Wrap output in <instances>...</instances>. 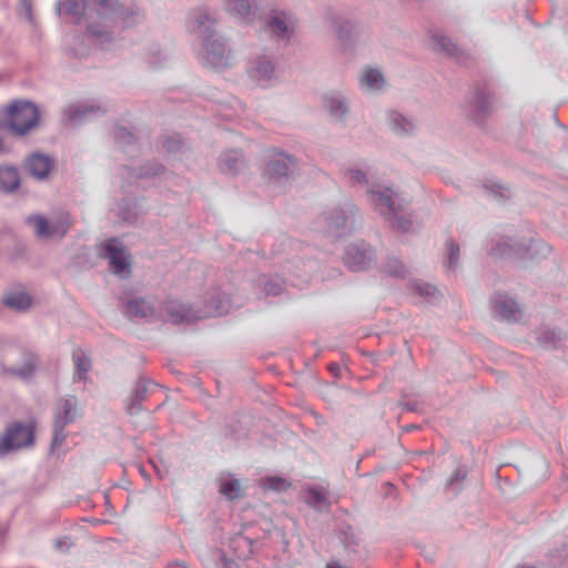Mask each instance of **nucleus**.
<instances>
[{
  "label": "nucleus",
  "mask_w": 568,
  "mask_h": 568,
  "mask_svg": "<svg viewBox=\"0 0 568 568\" xmlns=\"http://www.w3.org/2000/svg\"><path fill=\"white\" fill-rule=\"evenodd\" d=\"M60 11L73 16H83L88 22V32L95 38H103L109 34V29L113 27H128L131 22L138 23L133 14H124L112 8L105 1H99L87 4L84 0H65L60 3Z\"/></svg>",
  "instance_id": "obj_1"
},
{
  "label": "nucleus",
  "mask_w": 568,
  "mask_h": 568,
  "mask_svg": "<svg viewBox=\"0 0 568 568\" xmlns=\"http://www.w3.org/2000/svg\"><path fill=\"white\" fill-rule=\"evenodd\" d=\"M229 298L226 296H217L216 300L205 305L203 310H194L189 304L169 302L165 305L168 321L173 324L194 323L199 320L223 315L229 308Z\"/></svg>",
  "instance_id": "obj_2"
},
{
  "label": "nucleus",
  "mask_w": 568,
  "mask_h": 568,
  "mask_svg": "<svg viewBox=\"0 0 568 568\" xmlns=\"http://www.w3.org/2000/svg\"><path fill=\"white\" fill-rule=\"evenodd\" d=\"M324 231L335 237L344 236L355 229L359 210L352 200L324 211L321 215Z\"/></svg>",
  "instance_id": "obj_3"
},
{
  "label": "nucleus",
  "mask_w": 568,
  "mask_h": 568,
  "mask_svg": "<svg viewBox=\"0 0 568 568\" xmlns=\"http://www.w3.org/2000/svg\"><path fill=\"white\" fill-rule=\"evenodd\" d=\"M297 26L294 13L286 9H271L261 26V32L276 43L288 44Z\"/></svg>",
  "instance_id": "obj_4"
},
{
  "label": "nucleus",
  "mask_w": 568,
  "mask_h": 568,
  "mask_svg": "<svg viewBox=\"0 0 568 568\" xmlns=\"http://www.w3.org/2000/svg\"><path fill=\"white\" fill-rule=\"evenodd\" d=\"M246 74L252 82L268 89L281 81V70L275 57L270 52L253 54L246 65Z\"/></svg>",
  "instance_id": "obj_5"
},
{
  "label": "nucleus",
  "mask_w": 568,
  "mask_h": 568,
  "mask_svg": "<svg viewBox=\"0 0 568 568\" xmlns=\"http://www.w3.org/2000/svg\"><path fill=\"white\" fill-rule=\"evenodd\" d=\"M197 57L204 67L215 70H223L232 64V51L220 34L203 39Z\"/></svg>",
  "instance_id": "obj_6"
},
{
  "label": "nucleus",
  "mask_w": 568,
  "mask_h": 568,
  "mask_svg": "<svg viewBox=\"0 0 568 568\" xmlns=\"http://www.w3.org/2000/svg\"><path fill=\"white\" fill-rule=\"evenodd\" d=\"M9 126L18 134H24L39 122V111L32 103L16 101L6 111Z\"/></svg>",
  "instance_id": "obj_7"
},
{
  "label": "nucleus",
  "mask_w": 568,
  "mask_h": 568,
  "mask_svg": "<svg viewBox=\"0 0 568 568\" xmlns=\"http://www.w3.org/2000/svg\"><path fill=\"white\" fill-rule=\"evenodd\" d=\"M367 196L369 203L385 220L388 216L396 217V214L403 211V201L399 199L398 193L389 186H384L377 182L373 187L368 189Z\"/></svg>",
  "instance_id": "obj_8"
},
{
  "label": "nucleus",
  "mask_w": 568,
  "mask_h": 568,
  "mask_svg": "<svg viewBox=\"0 0 568 568\" xmlns=\"http://www.w3.org/2000/svg\"><path fill=\"white\" fill-rule=\"evenodd\" d=\"M550 252L551 247L547 243L532 239H530L528 243H517L511 239L501 240L497 242L495 247L491 250V254L499 257L513 255L520 257H532L535 253L547 256Z\"/></svg>",
  "instance_id": "obj_9"
},
{
  "label": "nucleus",
  "mask_w": 568,
  "mask_h": 568,
  "mask_svg": "<svg viewBox=\"0 0 568 568\" xmlns=\"http://www.w3.org/2000/svg\"><path fill=\"white\" fill-rule=\"evenodd\" d=\"M298 169L297 159L283 151H273L265 163L263 175L272 181H288Z\"/></svg>",
  "instance_id": "obj_10"
},
{
  "label": "nucleus",
  "mask_w": 568,
  "mask_h": 568,
  "mask_svg": "<svg viewBox=\"0 0 568 568\" xmlns=\"http://www.w3.org/2000/svg\"><path fill=\"white\" fill-rule=\"evenodd\" d=\"M217 17L206 8H196L189 13L186 29L190 33L200 37L202 40L217 36Z\"/></svg>",
  "instance_id": "obj_11"
},
{
  "label": "nucleus",
  "mask_w": 568,
  "mask_h": 568,
  "mask_svg": "<svg viewBox=\"0 0 568 568\" xmlns=\"http://www.w3.org/2000/svg\"><path fill=\"white\" fill-rule=\"evenodd\" d=\"M102 256L109 260L110 270L114 274L126 276L131 273V256L119 240H108L103 245Z\"/></svg>",
  "instance_id": "obj_12"
},
{
  "label": "nucleus",
  "mask_w": 568,
  "mask_h": 568,
  "mask_svg": "<svg viewBox=\"0 0 568 568\" xmlns=\"http://www.w3.org/2000/svg\"><path fill=\"white\" fill-rule=\"evenodd\" d=\"M33 443V425H23L16 423L8 427L0 438V456L6 455L11 449H19Z\"/></svg>",
  "instance_id": "obj_13"
},
{
  "label": "nucleus",
  "mask_w": 568,
  "mask_h": 568,
  "mask_svg": "<svg viewBox=\"0 0 568 568\" xmlns=\"http://www.w3.org/2000/svg\"><path fill=\"white\" fill-rule=\"evenodd\" d=\"M343 261L352 271H364L372 266L375 261V254L367 243L356 242L345 247Z\"/></svg>",
  "instance_id": "obj_14"
},
{
  "label": "nucleus",
  "mask_w": 568,
  "mask_h": 568,
  "mask_svg": "<svg viewBox=\"0 0 568 568\" xmlns=\"http://www.w3.org/2000/svg\"><path fill=\"white\" fill-rule=\"evenodd\" d=\"M325 22L334 31L341 45L347 48L353 43L356 26L351 19L342 12L328 9L325 12Z\"/></svg>",
  "instance_id": "obj_15"
},
{
  "label": "nucleus",
  "mask_w": 568,
  "mask_h": 568,
  "mask_svg": "<svg viewBox=\"0 0 568 568\" xmlns=\"http://www.w3.org/2000/svg\"><path fill=\"white\" fill-rule=\"evenodd\" d=\"M29 223L34 224L36 234L41 239L62 237L72 225L69 214H63L58 221L49 223L47 219L41 215L30 216Z\"/></svg>",
  "instance_id": "obj_16"
},
{
  "label": "nucleus",
  "mask_w": 568,
  "mask_h": 568,
  "mask_svg": "<svg viewBox=\"0 0 568 568\" xmlns=\"http://www.w3.org/2000/svg\"><path fill=\"white\" fill-rule=\"evenodd\" d=\"M225 11L243 24L252 26L257 19L261 0H223Z\"/></svg>",
  "instance_id": "obj_17"
},
{
  "label": "nucleus",
  "mask_w": 568,
  "mask_h": 568,
  "mask_svg": "<svg viewBox=\"0 0 568 568\" xmlns=\"http://www.w3.org/2000/svg\"><path fill=\"white\" fill-rule=\"evenodd\" d=\"M491 310L495 316L506 322H517L523 315L521 306L510 296L496 293L491 300Z\"/></svg>",
  "instance_id": "obj_18"
},
{
  "label": "nucleus",
  "mask_w": 568,
  "mask_h": 568,
  "mask_svg": "<svg viewBox=\"0 0 568 568\" xmlns=\"http://www.w3.org/2000/svg\"><path fill=\"white\" fill-rule=\"evenodd\" d=\"M323 108L328 115L338 122H344L349 114V100L341 91H331L323 95Z\"/></svg>",
  "instance_id": "obj_19"
},
{
  "label": "nucleus",
  "mask_w": 568,
  "mask_h": 568,
  "mask_svg": "<svg viewBox=\"0 0 568 568\" xmlns=\"http://www.w3.org/2000/svg\"><path fill=\"white\" fill-rule=\"evenodd\" d=\"M433 40L435 43V50L445 53L447 57L454 59L458 63H467L471 59L468 52L459 48L444 34H434Z\"/></svg>",
  "instance_id": "obj_20"
},
{
  "label": "nucleus",
  "mask_w": 568,
  "mask_h": 568,
  "mask_svg": "<svg viewBox=\"0 0 568 568\" xmlns=\"http://www.w3.org/2000/svg\"><path fill=\"white\" fill-rule=\"evenodd\" d=\"M493 109V97L486 90H477L469 106V115L476 122H481Z\"/></svg>",
  "instance_id": "obj_21"
},
{
  "label": "nucleus",
  "mask_w": 568,
  "mask_h": 568,
  "mask_svg": "<svg viewBox=\"0 0 568 568\" xmlns=\"http://www.w3.org/2000/svg\"><path fill=\"white\" fill-rule=\"evenodd\" d=\"M52 168V159L42 153H32L24 162L26 171L40 180L47 178Z\"/></svg>",
  "instance_id": "obj_22"
},
{
  "label": "nucleus",
  "mask_w": 568,
  "mask_h": 568,
  "mask_svg": "<svg viewBox=\"0 0 568 568\" xmlns=\"http://www.w3.org/2000/svg\"><path fill=\"white\" fill-rule=\"evenodd\" d=\"M387 124L395 134L400 136H408L416 130V123L412 118L395 110L387 112Z\"/></svg>",
  "instance_id": "obj_23"
},
{
  "label": "nucleus",
  "mask_w": 568,
  "mask_h": 568,
  "mask_svg": "<svg viewBox=\"0 0 568 568\" xmlns=\"http://www.w3.org/2000/svg\"><path fill=\"white\" fill-rule=\"evenodd\" d=\"M361 89L375 92L381 91L386 84V80L382 71L377 68L366 67L358 78Z\"/></svg>",
  "instance_id": "obj_24"
},
{
  "label": "nucleus",
  "mask_w": 568,
  "mask_h": 568,
  "mask_svg": "<svg viewBox=\"0 0 568 568\" xmlns=\"http://www.w3.org/2000/svg\"><path fill=\"white\" fill-rule=\"evenodd\" d=\"M245 161L239 150H229L221 154L219 168L221 172L230 175L237 174L244 168Z\"/></svg>",
  "instance_id": "obj_25"
},
{
  "label": "nucleus",
  "mask_w": 568,
  "mask_h": 568,
  "mask_svg": "<svg viewBox=\"0 0 568 568\" xmlns=\"http://www.w3.org/2000/svg\"><path fill=\"white\" fill-rule=\"evenodd\" d=\"M75 400L74 398H65L62 399L59 404V412L55 420V428L57 432L59 429H63L64 426L72 422L75 418L77 409L74 408ZM59 436L58 433L55 434V437L53 439V446L58 445Z\"/></svg>",
  "instance_id": "obj_26"
},
{
  "label": "nucleus",
  "mask_w": 568,
  "mask_h": 568,
  "mask_svg": "<svg viewBox=\"0 0 568 568\" xmlns=\"http://www.w3.org/2000/svg\"><path fill=\"white\" fill-rule=\"evenodd\" d=\"M348 183L352 185H359L365 189L366 194L368 193V189L373 187L377 183L374 180V176L371 170H362L359 168H349L344 173Z\"/></svg>",
  "instance_id": "obj_27"
},
{
  "label": "nucleus",
  "mask_w": 568,
  "mask_h": 568,
  "mask_svg": "<svg viewBox=\"0 0 568 568\" xmlns=\"http://www.w3.org/2000/svg\"><path fill=\"white\" fill-rule=\"evenodd\" d=\"M20 185L18 170L13 166H0V190L13 192Z\"/></svg>",
  "instance_id": "obj_28"
},
{
  "label": "nucleus",
  "mask_w": 568,
  "mask_h": 568,
  "mask_svg": "<svg viewBox=\"0 0 568 568\" xmlns=\"http://www.w3.org/2000/svg\"><path fill=\"white\" fill-rule=\"evenodd\" d=\"M145 59L149 63L150 69L152 70H159L163 68L168 61L166 54L155 42L149 43L144 55V60Z\"/></svg>",
  "instance_id": "obj_29"
},
{
  "label": "nucleus",
  "mask_w": 568,
  "mask_h": 568,
  "mask_svg": "<svg viewBox=\"0 0 568 568\" xmlns=\"http://www.w3.org/2000/svg\"><path fill=\"white\" fill-rule=\"evenodd\" d=\"M258 286L263 288L266 296H277L283 292L284 282L282 278L261 275L257 280Z\"/></svg>",
  "instance_id": "obj_30"
},
{
  "label": "nucleus",
  "mask_w": 568,
  "mask_h": 568,
  "mask_svg": "<svg viewBox=\"0 0 568 568\" xmlns=\"http://www.w3.org/2000/svg\"><path fill=\"white\" fill-rule=\"evenodd\" d=\"M306 503L317 511L328 510L329 508L326 494L321 488H310L307 490Z\"/></svg>",
  "instance_id": "obj_31"
},
{
  "label": "nucleus",
  "mask_w": 568,
  "mask_h": 568,
  "mask_svg": "<svg viewBox=\"0 0 568 568\" xmlns=\"http://www.w3.org/2000/svg\"><path fill=\"white\" fill-rule=\"evenodd\" d=\"M3 303L11 308L24 311L31 305V297L22 292H9L4 295Z\"/></svg>",
  "instance_id": "obj_32"
},
{
  "label": "nucleus",
  "mask_w": 568,
  "mask_h": 568,
  "mask_svg": "<svg viewBox=\"0 0 568 568\" xmlns=\"http://www.w3.org/2000/svg\"><path fill=\"white\" fill-rule=\"evenodd\" d=\"M484 190L486 191L487 195L490 197L497 200V201H505L510 197V190L500 183L496 181H487L484 184Z\"/></svg>",
  "instance_id": "obj_33"
},
{
  "label": "nucleus",
  "mask_w": 568,
  "mask_h": 568,
  "mask_svg": "<svg viewBox=\"0 0 568 568\" xmlns=\"http://www.w3.org/2000/svg\"><path fill=\"white\" fill-rule=\"evenodd\" d=\"M383 271L394 277H404L406 275V267L400 260L395 256H389L383 265Z\"/></svg>",
  "instance_id": "obj_34"
},
{
  "label": "nucleus",
  "mask_w": 568,
  "mask_h": 568,
  "mask_svg": "<svg viewBox=\"0 0 568 568\" xmlns=\"http://www.w3.org/2000/svg\"><path fill=\"white\" fill-rule=\"evenodd\" d=\"M404 212L405 204L403 203V211H399L398 214H396V217L388 216L386 221L390 223L392 227L398 231L409 232L413 227V221L410 220L409 216H406Z\"/></svg>",
  "instance_id": "obj_35"
},
{
  "label": "nucleus",
  "mask_w": 568,
  "mask_h": 568,
  "mask_svg": "<svg viewBox=\"0 0 568 568\" xmlns=\"http://www.w3.org/2000/svg\"><path fill=\"white\" fill-rule=\"evenodd\" d=\"M184 144V140L179 133L168 134L162 139V146L168 153L181 151Z\"/></svg>",
  "instance_id": "obj_36"
},
{
  "label": "nucleus",
  "mask_w": 568,
  "mask_h": 568,
  "mask_svg": "<svg viewBox=\"0 0 568 568\" xmlns=\"http://www.w3.org/2000/svg\"><path fill=\"white\" fill-rule=\"evenodd\" d=\"M467 468L465 466H459L455 469L453 475L446 481V489L453 490L455 493L460 490L462 483L467 477Z\"/></svg>",
  "instance_id": "obj_37"
},
{
  "label": "nucleus",
  "mask_w": 568,
  "mask_h": 568,
  "mask_svg": "<svg viewBox=\"0 0 568 568\" xmlns=\"http://www.w3.org/2000/svg\"><path fill=\"white\" fill-rule=\"evenodd\" d=\"M537 341L539 345L550 348L556 347V345L561 341V336L560 333L555 329H545L538 334Z\"/></svg>",
  "instance_id": "obj_38"
},
{
  "label": "nucleus",
  "mask_w": 568,
  "mask_h": 568,
  "mask_svg": "<svg viewBox=\"0 0 568 568\" xmlns=\"http://www.w3.org/2000/svg\"><path fill=\"white\" fill-rule=\"evenodd\" d=\"M73 362L77 368L79 377L82 378L83 374H87L91 367V363L85 353L81 349H77L73 353Z\"/></svg>",
  "instance_id": "obj_39"
},
{
  "label": "nucleus",
  "mask_w": 568,
  "mask_h": 568,
  "mask_svg": "<svg viewBox=\"0 0 568 568\" xmlns=\"http://www.w3.org/2000/svg\"><path fill=\"white\" fill-rule=\"evenodd\" d=\"M447 251H448V257H447L446 265L449 270L454 271L458 266V260H459V254H460L459 245L455 241L448 240L447 241Z\"/></svg>",
  "instance_id": "obj_40"
},
{
  "label": "nucleus",
  "mask_w": 568,
  "mask_h": 568,
  "mask_svg": "<svg viewBox=\"0 0 568 568\" xmlns=\"http://www.w3.org/2000/svg\"><path fill=\"white\" fill-rule=\"evenodd\" d=\"M240 481L236 479L229 480L221 485L220 491L229 499H235L240 496Z\"/></svg>",
  "instance_id": "obj_41"
},
{
  "label": "nucleus",
  "mask_w": 568,
  "mask_h": 568,
  "mask_svg": "<svg viewBox=\"0 0 568 568\" xmlns=\"http://www.w3.org/2000/svg\"><path fill=\"white\" fill-rule=\"evenodd\" d=\"M142 314V305L139 300H128L124 305V315L130 318L140 317Z\"/></svg>",
  "instance_id": "obj_42"
},
{
  "label": "nucleus",
  "mask_w": 568,
  "mask_h": 568,
  "mask_svg": "<svg viewBox=\"0 0 568 568\" xmlns=\"http://www.w3.org/2000/svg\"><path fill=\"white\" fill-rule=\"evenodd\" d=\"M126 409L131 415L140 414L142 409V395L139 389H135L133 395L129 398Z\"/></svg>",
  "instance_id": "obj_43"
},
{
  "label": "nucleus",
  "mask_w": 568,
  "mask_h": 568,
  "mask_svg": "<svg viewBox=\"0 0 568 568\" xmlns=\"http://www.w3.org/2000/svg\"><path fill=\"white\" fill-rule=\"evenodd\" d=\"M413 287L420 296L425 297H434L437 293V288L434 285L424 282H415Z\"/></svg>",
  "instance_id": "obj_44"
},
{
  "label": "nucleus",
  "mask_w": 568,
  "mask_h": 568,
  "mask_svg": "<svg viewBox=\"0 0 568 568\" xmlns=\"http://www.w3.org/2000/svg\"><path fill=\"white\" fill-rule=\"evenodd\" d=\"M287 486V481L280 477H268L265 479V487L272 490H284Z\"/></svg>",
  "instance_id": "obj_45"
},
{
  "label": "nucleus",
  "mask_w": 568,
  "mask_h": 568,
  "mask_svg": "<svg viewBox=\"0 0 568 568\" xmlns=\"http://www.w3.org/2000/svg\"><path fill=\"white\" fill-rule=\"evenodd\" d=\"M34 368L36 365L33 358H28L27 364L23 368L11 369V373L20 377H28L33 373Z\"/></svg>",
  "instance_id": "obj_46"
},
{
  "label": "nucleus",
  "mask_w": 568,
  "mask_h": 568,
  "mask_svg": "<svg viewBox=\"0 0 568 568\" xmlns=\"http://www.w3.org/2000/svg\"><path fill=\"white\" fill-rule=\"evenodd\" d=\"M164 171V168L162 165H155V168H145L144 166V173L143 176L146 178L149 175H159Z\"/></svg>",
  "instance_id": "obj_47"
},
{
  "label": "nucleus",
  "mask_w": 568,
  "mask_h": 568,
  "mask_svg": "<svg viewBox=\"0 0 568 568\" xmlns=\"http://www.w3.org/2000/svg\"><path fill=\"white\" fill-rule=\"evenodd\" d=\"M21 7L24 11L26 17L29 20H32V4L31 0H21Z\"/></svg>",
  "instance_id": "obj_48"
},
{
  "label": "nucleus",
  "mask_w": 568,
  "mask_h": 568,
  "mask_svg": "<svg viewBox=\"0 0 568 568\" xmlns=\"http://www.w3.org/2000/svg\"><path fill=\"white\" fill-rule=\"evenodd\" d=\"M154 315V310L152 306H145L144 305V313H143V316H144V320L148 317V316H153Z\"/></svg>",
  "instance_id": "obj_49"
},
{
  "label": "nucleus",
  "mask_w": 568,
  "mask_h": 568,
  "mask_svg": "<svg viewBox=\"0 0 568 568\" xmlns=\"http://www.w3.org/2000/svg\"><path fill=\"white\" fill-rule=\"evenodd\" d=\"M326 568H344V567L337 561H332V562L327 564Z\"/></svg>",
  "instance_id": "obj_50"
},
{
  "label": "nucleus",
  "mask_w": 568,
  "mask_h": 568,
  "mask_svg": "<svg viewBox=\"0 0 568 568\" xmlns=\"http://www.w3.org/2000/svg\"><path fill=\"white\" fill-rule=\"evenodd\" d=\"M405 408L408 409V410H413L414 409V407L412 405H409V404H406Z\"/></svg>",
  "instance_id": "obj_51"
},
{
  "label": "nucleus",
  "mask_w": 568,
  "mask_h": 568,
  "mask_svg": "<svg viewBox=\"0 0 568 568\" xmlns=\"http://www.w3.org/2000/svg\"><path fill=\"white\" fill-rule=\"evenodd\" d=\"M57 546H58L59 548H61V547H62V541H61V540H58V541H57Z\"/></svg>",
  "instance_id": "obj_52"
},
{
  "label": "nucleus",
  "mask_w": 568,
  "mask_h": 568,
  "mask_svg": "<svg viewBox=\"0 0 568 568\" xmlns=\"http://www.w3.org/2000/svg\"><path fill=\"white\" fill-rule=\"evenodd\" d=\"M335 367H337V365L332 364V365L329 366V369L335 371Z\"/></svg>",
  "instance_id": "obj_53"
},
{
  "label": "nucleus",
  "mask_w": 568,
  "mask_h": 568,
  "mask_svg": "<svg viewBox=\"0 0 568 568\" xmlns=\"http://www.w3.org/2000/svg\"><path fill=\"white\" fill-rule=\"evenodd\" d=\"M517 568H536V567H531V566H518Z\"/></svg>",
  "instance_id": "obj_54"
},
{
  "label": "nucleus",
  "mask_w": 568,
  "mask_h": 568,
  "mask_svg": "<svg viewBox=\"0 0 568 568\" xmlns=\"http://www.w3.org/2000/svg\"><path fill=\"white\" fill-rule=\"evenodd\" d=\"M136 467H138L139 471L142 474V465H138Z\"/></svg>",
  "instance_id": "obj_55"
},
{
  "label": "nucleus",
  "mask_w": 568,
  "mask_h": 568,
  "mask_svg": "<svg viewBox=\"0 0 568 568\" xmlns=\"http://www.w3.org/2000/svg\"><path fill=\"white\" fill-rule=\"evenodd\" d=\"M233 565V561H225V566Z\"/></svg>",
  "instance_id": "obj_56"
}]
</instances>
